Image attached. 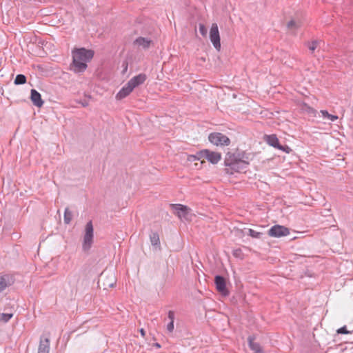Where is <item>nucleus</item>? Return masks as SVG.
<instances>
[{
	"mask_svg": "<svg viewBox=\"0 0 353 353\" xmlns=\"http://www.w3.org/2000/svg\"><path fill=\"white\" fill-rule=\"evenodd\" d=\"M72 54V62L70 64V70L75 73H81L87 69V63L92 60L94 52L92 50L81 48L74 49Z\"/></svg>",
	"mask_w": 353,
	"mask_h": 353,
	"instance_id": "f257e3e1",
	"label": "nucleus"
},
{
	"mask_svg": "<svg viewBox=\"0 0 353 353\" xmlns=\"http://www.w3.org/2000/svg\"><path fill=\"white\" fill-rule=\"evenodd\" d=\"M226 167L223 170L225 173L232 175L234 172H241L247 168L246 163L237 158L236 153L228 152L224 159Z\"/></svg>",
	"mask_w": 353,
	"mask_h": 353,
	"instance_id": "f03ea898",
	"label": "nucleus"
},
{
	"mask_svg": "<svg viewBox=\"0 0 353 353\" xmlns=\"http://www.w3.org/2000/svg\"><path fill=\"white\" fill-rule=\"evenodd\" d=\"M170 207L172 212L181 220L191 221L194 216L192 210L187 205L182 204H170Z\"/></svg>",
	"mask_w": 353,
	"mask_h": 353,
	"instance_id": "7ed1b4c3",
	"label": "nucleus"
},
{
	"mask_svg": "<svg viewBox=\"0 0 353 353\" xmlns=\"http://www.w3.org/2000/svg\"><path fill=\"white\" fill-rule=\"evenodd\" d=\"M94 229L92 221H88L85 228V233L83 235V240L82 248L83 251L87 252L90 250L93 243L94 238Z\"/></svg>",
	"mask_w": 353,
	"mask_h": 353,
	"instance_id": "20e7f679",
	"label": "nucleus"
},
{
	"mask_svg": "<svg viewBox=\"0 0 353 353\" xmlns=\"http://www.w3.org/2000/svg\"><path fill=\"white\" fill-rule=\"evenodd\" d=\"M209 141L216 146H228L230 144V139L221 132H212L208 135Z\"/></svg>",
	"mask_w": 353,
	"mask_h": 353,
	"instance_id": "39448f33",
	"label": "nucleus"
},
{
	"mask_svg": "<svg viewBox=\"0 0 353 353\" xmlns=\"http://www.w3.org/2000/svg\"><path fill=\"white\" fill-rule=\"evenodd\" d=\"M268 234L272 237L280 238L290 234V230L283 225H275L270 228Z\"/></svg>",
	"mask_w": 353,
	"mask_h": 353,
	"instance_id": "423d86ee",
	"label": "nucleus"
},
{
	"mask_svg": "<svg viewBox=\"0 0 353 353\" xmlns=\"http://www.w3.org/2000/svg\"><path fill=\"white\" fill-rule=\"evenodd\" d=\"M210 39L214 48L219 51L221 49V42L219 32L216 23H212L211 26L210 31Z\"/></svg>",
	"mask_w": 353,
	"mask_h": 353,
	"instance_id": "0eeeda50",
	"label": "nucleus"
},
{
	"mask_svg": "<svg viewBox=\"0 0 353 353\" xmlns=\"http://www.w3.org/2000/svg\"><path fill=\"white\" fill-rule=\"evenodd\" d=\"M214 283L216 290L222 295L226 296L229 295V291L226 287L225 279L221 275H216L214 278Z\"/></svg>",
	"mask_w": 353,
	"mask_h": 353,
	"instance_id": "6e6552de",
	"label": "nucleus"
},
{
	"mask_svg": "<svg viewBox=\"0 0 353 353\" xmlns=\"http://www.w3.org/2000/svg\"><path fill=\"white\" fill-rule=\"evenodd\" d=\"M81 279V274L79 272L73 271L68 276V282L70 288L71 292H77L78 285Z\"/></svg>",
	"mask_w": 353,
	"mask_h": 353,
	"instance_id": "1a4fd4ad",
	"label": "nucleus"
},
{
	"mask_svg": "<svg viewBox=\"0 0 353 353\" xmlns=\"http://www.w3.org/2000/svg\"><path fill=\"white\" fill-rule=\"evenodd\" d=\"M204 159L212 164H216L221 159L220 152L211 151L208 149H204Z\"/></svg>",
	"mask_w": 353,
	"mask_h": 353,
	"instance_id": "9d476101",
	"label": "nucleus"
},
{
	"mask_svg": "<svg viewBox=\"0 0 353 353\" xmlns=\"http://www.w3.org/2000/svg\"><path fill=\"white\" fill-rule=\"evenodd\" d=\"M14 279L9 274H3L0 276V292L4 290L7 287L12 285Z\"/></svg>",
	"mask_w": 353,
	"mask_h": 353,
	"instance_id": "9b49d317",
	"label": "nucleus"
},
{
	"mask_svg": "<svg viewBox=\"0 0 353 353\" xmlns=\"http://www.w3.org/2000/svg\"><path fill=\"white\" fill-rule=\"evenodd\" d=\"M146 79V74L141 73L132 77L128 83L134 90V88H135L136 87H138L139 85L143 84L145 81Z\"/></svg>",
	"mask_w": 353,
	"mask_h": 353,
	"instance_id": "f8f14e48",
	"label": "nucleus"
},
{
	"mask_svg": "<svg viewBox=\"0 0 353 353\" xmlns=\"http://www.w3.org/2000/svg\"><path fill=\"white\" fill-rule=\"evenodd\" d=\"M30 99L32 103L38 108H41L44 103L41 94L35 89H32L30 91Z\"/></svg>",
	"mask_w": 353,
	"mask_h": 353,
	"instance_id": "ddd939ff",
	"label": "nucleus"
},
{
	"mask_svg": "<svg viewBox=\"0 0 353 353\" xmlns=\"http://www.w3.org/2000/svg\"><path fill=\"white\" fill-rule=\"evenodd\" d=\"M255 337L250 336L248 338V345L250 348L254 351V353H264L261 345L259 343L254 342Z\"/></svg>",
	"mask_w": 353,
	"mask_h": 353,
	"instance_id": "4468645a",
	"label": "nucleus"
},
{
	"mask_svg": "<svg viewBox=\"0 0 353 353\" xmlns=\"http://www.w3.org/2000/svg\"><path fill=\"white\" fill-rule=\"evenodd\" d=\"M264 141L270 146L276 149L280 148V143L276 134L265 135Z\"/></svg>",
	"mask_w": 353,
	"mask_h": 353,
	"instance_id": "2eb2a0df",
	"label": "nucleus"
},
{
	"mask_svg": "<svg viewBox=\"0 0 353 353\" xmlns=\"http://www.w3.org/2000/svg\"><path fill=\"white\" fill-rule=\"evenodd\" d=\"M132 88L130 85L128 83H127V84L125 86H123L117 94L116 99L118 100L123 99L127 96H128L132 92Z\"/></svg>",
	"mask_w": 353,
	"mask_h": 353,
	"instance_id": "dca6fc26",
	"label": "nucleus"
},
{
	"mask_svg": "<svg viewBox=\"0 0 353 353\" xmlns=\"http://www.w3.org/2000/svg\"><path fill=\"white\" fill-rule=\"evenodd\" d=\"M152 42V40L150 39L139 37L135 39L134 43L141 46L143 49H148Z\"/></svg>",
	"mask_w": 353,
	"mask_h": 353,
	"instance_id": "f3484780",
	"label": "nucleus"
},
{
	"mask_svg": "<svg viewBox=\"0 0 353 353\" xmlns=\"http://www.w3.org/2000/svg\"><path fill=\"white\" fill-rule=\"evenodd\" d=\"M50 352V340L45 339L44 340L41 339L38 353H49Z\"/></svg>",
	"mask_w": 353,
	"mask_h": 353,
	"instance_id": "a211bd4d",
	"label": "nucleus"
},
{
	"mask_svg": "<svg viewBox=\"0 0 353 353\" xmlns=\"http://www.w3.org/2000/svg\"><path fill=\"white\" fill-rule=\"evenodd\" d=\"M237 158L240 159L242 161L246 163V166L250 164V161L252 160L253 154L251 153H246L245 152L243 151L241 152L236 153Z\"/></svg>",
	"mask_w": 353,
	"mask_h": 353,
	"instance_id": "6ab92c4d",
	"label": "nucleus"
},
{
	"mask_svg": "<svg viewBox=\"0 0 353 353\" xmlns=\"http://www.w3.org/2000/svg\"><path fill=\"white\" fill-rule=\"evenodd\" d=\"M150 239L151 244L153 246H157L160 245L159 235L157 232H152L150 234Z\"/></svg>",
	"mask_w": 353,
	"mask_h": 353,
	"instance_id": "aec40b11",
	"label": "nucleus"
},
{
	"mask_svg": "<svg viewBox=\"0 0 353 353\" xmlns=\"http://www.w3.org/2000/svg\"><path fill=\"white\" fill-rule=\"evenodd\" d=\"M320 113L321 114L323 119H329L331 121H334L339 118L336 115L330 114L327 110H321Z\"/></svg>",
	"mask_w": 353,
	"mask_h": 353,
	"instance_id": "412c9836",
	"label": "nucleus"
},
{
	"mask_svg": "<svg viewBox=\"0 0 353 353\" xmlns=\"http://www.w3.org/2000/svg\"><path fill=\"white\" fill-rule=\"evenodd\" d=\"M26 83V77L24 74H17L14 79V83L15 85H23Z\"/></svg>",
	"mask_w": 353,
	"mask_h": 353,
	"instance_id": "4be33fe9",
	"label": "nucleus"
},
{
	"mask_svg": "<svg viewBox=\"0 0 353 353\" xmlns=\"http://www.w3.org/2000/svg\"><path fill=\"white\" fill-rule=\"evenodd\" d=\"M72 219V213L69 210L68 208L65 209L63 220L65 224H69Z\"/></svg>",
	"mask_w": 353,
	"mask_h": 353,
	"instance_id": "5701e85b",
	"label": "nucleus"
},
{
	"mask_svg": "<svg viewBox=\"0 0 353 353\" xmlns=\"http://www.w3.org/2000/svg\"><path fill=\"white\" fill-rule=\"evenodd\" d=\"M320 42H321V41L314 40V41H312L311 42L308 41V42L305 43V45L307 46L309 50L312 52H313L316 49V48L318 47V46L320 43Z\"/></svg>",
	"mask_w": 353,
	"mask_h": 353,
	"instance_id": "b1692460",
	"label": "nucleus"
},
{
	"mask_svg": "<svg viewBox=\"0 0 353 353\" xmlns=\"http://www.w3.org/2000/svg\"><path fill=\"white\" fill-rule=\"evenodd\" d=\"M204 150H201L198 151L196 154L190 156L189 160H201V159H204Z\"/></svg>",
	"mask_w": 353,
	"mask_h": 353,
	"instance_id": "393cba45",
	"label": "nucleus"
},
{
	"mask_svg": "<svg viewBox=\"0 0 353 353\" xmlns=\"http://www.w3.org/2000/svg\"><path fill=\"white\" fill-rule=\"evenodd\" d=\"M248 234L249 236H252V238H256V239H261L262 236L263 235V234L262 232H256L252 229L248 230Z\"/></svg>",
	"mask_w": 353,
	"mask_h": 353,
	"instance_id": "a878e982",
	"label": "nucleus"
},
{
	"mask_svg": "<svg viewBox=\"0 0 353 353\" xmlns=\"http://www.w3.org/2000/svg\"><path fill=\"white\" fill-rule=\"evenodd\" d=\"M12 316L13 314L11 313H2L1 314L0 321L6 323L12 317Z\"/></svg>",
	"mask_w": 353,
	"mask_h": 353,
	"instance_id": "bb28decb",
	"label": "nucleus"
},
{
	"mask_svg": "<svg viewBox=\"0 0 353 353\" xmlns=\"http://www.w3.org/2000/svg\"><path fill=\"white\" fill-rule=\"evenodd\" d=\"M287 27L289 29H297L299 27V25L294 20H290L287 23Z\"/></svg>",
	"mask_w": 353,
	"mask_h": 353,
	"instance_id": "cd10ccee",
	"label": "nucleus"
},
{
	"mask_svg": "<svg viewBox=\"0 0 353 353\" xmlns=\"http://www.w3.org/2000/svg\"><path fill=\"white\" fill-rule=\"evenodd\" d=\"M233 256L236 258L243 259V254L241 249L238 248L233 250Z\"/></svg>",
	"mask_w": 353,
	"mask_h": 353,
	"instance_id": "c85d7f7f",
	"label": "nucleus"
},
{
	"mask_svg": "<svg viewBox=\"0 0 353 353\" xmlns=\"http://www.w3.org/2000/svg\"><path fill=\"white\" fill-rule=\"evenodd\" d=\"M337 334H351L352 332L347 330V327L345 325L339 328L336 330Z\"/></svg>",
	"mask_w": 353,
	"mask_h": 353,
	"instance_id": "c756f323",
	"label": "nucleus"
},
{
	"mask_svg": "<svg viewBox=\"0 0 353 353\" xmlns=\"http://www.w3.org/2000/svg\"><path fill=\"white\" fill-rule=\"evenodd\" d=\"M199 32L203 37L206 36L208 30L203 24H199Z\"/></svg>",
	"mask_w": 353,
	"mask_h": 353,
	"instance_id": "7c9ffc66",
	"label": "nucleus"
},
{
	"mask_svg": "<svg viewBox=\"0 0 353 353\" xmlns=\"http://www.w3.org/2000/svg\"><path fill=\"white\" fill-rule=\"evenodd\" d=\"M280 148H278V149L280 150H282L288 154L290 153L292 151V150L287 145H280Z\"/></svg>",
	"mask_w": 353,
	"mask_h": 353,
	"instance_id": "2f4dec72",
	"label": "nucleus"
},
{
	"mask_svg": "<svg viewBox=\"0 0 353 353\" xmlns=\"http://www.w3.org/2000/svg\"><path fill=\"white\" fill-rule=\"evenodd\" d=\"M168 317L170 320L171 322H174V312L172 310H170L168 313Z\"/></svg>",
	"mask_w": 353,
	"mask_h": 353,
	"instance_id": "473e14b6",
	"label": "nucleus"
},
{
	"mask_svg": "<svg viewBox=\"0 0 353 353\" xmlns=\"http://www.w3.org/2000/svg\"><path fill=\"white\" fill-rule=\"evenodd\" d=\"M167 330L169 332H172L173 330H174V322H170L168 325H167Z\"/></svg>",
	"mask_w": 353,
	"mask_h": 353,
	"instance_id": "72a5a7b5",
	"label": "nucleus"
},
{
	"mask_svg": "<svg viewBox=\"0 0 353 353\" xmlns=\"http://www.w3.org/2000/svg\"><path fill=\"white\" fill-rule=\"evenodd\" d=\"M79 103H81L83 107H87L89 105V103L87 100L80 101Z\"/></svg>",
	"mask_w": 353,
	"mask_h": 353,
	"instance_id": "f704fd0d",
	"label": "nucleus"
},
{
	"mask_svg": "<svg viewBox=\"0 0 353 353\" xmlns=\"http://www.w3.org/2000/svg\"><path fill=\"white\" fill-rule=\"evenodd\" d=\"M115 285V280L114 279V278L112 279V282L109 284H108V285L110 288H112L114 285Z\"/></svg>",
	"mask_w": 353,
	"mask_h": 353,
	"instance_id": "c9c22d12",
	"label": "nucleus"
},
{
	"mask_svg": "<svg viewBox=\"0 0 353 353\" xmlns=\"http://www.w3.org/2000/svg\"><path fill=\"white\" fill-rule=\"evenodd\" d=\"M139 332H140V333H141V336H142L143 337H144V336H145V331L144 330V329H143V328H141V329L139 330Z\"/></svg>",
	"mask_w": 353,
	"mask_h": 353,
	"instance_id": "e433bc0d",
	"label": "nucleus"
},
{
	"mask_svg": "<svg viewBox=\"0 0 353 353\" xmlns=\"http://www.w3.org/2000/svg\"><path fill=\"white\" fill-rule=\"evenodd\" d=\"M307 108H308V110H308V112H310H310H314V110L313 108H310V107H307Z\"/></svg>",
	"mask_w": 353,
	"mask_h": 353,
	"instance_id": "4c0bfd02",
	"label": "nucleus"
},
{
	"mask_svg": "<svg viewBox=\"0 0 353 353\" xmlns=\"http://www.w3.org/2000/svg\"><path fill=\"white\" fill-rule=\"evenodd\" d=\"M154 345H155L157 347H159H159H161L160 344H159V343H156L154 344Z\"/></svg>",
	"mask_w": 353,
	"mask_h": 353,
	"instance_id": "58836bf2",
	"label": "nucleus"
},
{
	"mask_svg": "<svg viewBox=\"0 0 353 353\" xmlns=\"http://www.w3.org/2000/svg\"><path fill=\"white\" fill-rule=\"evenodd\" d=\"M103 278V275L102 274L101 276V279L99 281V283H101V281H102Z\"/></svg>",
	"mask_w": 353,
	"mask_h": 353,
	"instance_id": "ea45409f",
	"label": "nucleus"
},
{
	"mask_svg": "<svg viewBox=\"0 0 353 353\" xmlns=\"http://www.w3.org/2000/svg\"><path fill=\"white\" fill-rule=\"evenodd\" d=\"M205 161L204 160L201 161V163H205Z\"/></svg>",
	"mask_w": 353,
	"mask_h": 353,
	"instance_id": "a19ab883",
	"label": "nucleus"
}]
</instances>
